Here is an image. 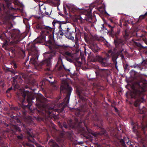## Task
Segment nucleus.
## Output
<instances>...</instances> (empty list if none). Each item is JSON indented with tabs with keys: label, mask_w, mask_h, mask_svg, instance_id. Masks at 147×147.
I'll use <instances>...</instances> for the list:
<instances>
[{
	"label": "nucleus",
	"mask_w": 147,
	"mask_h": 147,
	"mask_svg": "<svg viewBox=\"0 0 147 147\" xmlns=\"http://www.w3.org/2000/svg\"><path fill=\"white\" fill-rule=\"evenodd\" d=\"M9 72H10L11 74L14 75H15L16 73L15 71L13 69H11V70H9Z\"/></svg>",
	"instance_id": "nucleus-30"
},
{
	"label": "nucleus",
	"mask_w": 147,
	"mask_h": 147,
	"mask_svg": "<svg viewBox=\"0 0 147 147\" xmlns=\"http://www.w3.org/2000/svg\"><path fill=\"white\" fill-rule=\"evenodd\" d=\"M28 134L30 137L32 138H33V137H34V136L33 135L30 134L29 132H28Z\"/></svg>",
	"instance_id": "nucleus-36"
},
{
	"label": "nucleus",
	"mask_w": 147,
	"mask_h": 147,
	"mask_svg": "<svg viewBox=\"0 0 147 147\" xmlns=\"http://www.w3.org/2000/svg\"><path fill=\"white\" fill-rule=\"evenodd\" d=\"M12 89V88L11 87L9 88L8 89V90H7L6 92H9L10 90H11Z\"/></svg>",
	"instance_id": "nucleus-39"
},
{
	"label": "nucleus",
	"mask_w": 147,
	"mask_h": 147,
	"mask_svg": "<svg viewBox=\"0 0 147 147\" xmlns=\"http://www.w3.org/2000/svg\"><path fill=\"white\" fill-rule=\"evenodd\" d=\"M129 34L127 32V30H125L123 34V36L125 40H126L128 39Z\"/></svg>",
	"instance_id": "nucleus-20"
},
{
	"label": "nucleus",
	"mask_w": 147,
	"mask_h": 147,
	"mask_svg": "<svg viewBox=\"0 0 147 147\" xmlns=\"http://www.w3.org/2000/svg\"><path fill=\"white\" fill-rule=\"evenodd\" d=\"M138 65H133V67H134V68H135V67H139V66H138Z\"/></svg>",
	"instance_id": "nucleus-46"
},
{
	"label": "nucleus",
	"mask_w": 147,
	"mask_h": 147,
	"mask_svg": "<svg viewBox=\"0 0 147 147\" xmlns=\"http://www.w3.org/2000/svg\"><path fill=\"white\" fill-rule=\"evenodd\" d=\"M7 45V41H5L2 45V47L3 48L5 47Z\"/></svg>",
	"instance_id": "nucleus-27"
},
{
	"label": "nucleus",
	"mask_w": 147,
	"mask_h": 147,
	"mask_svg": "<svg viewBox=\"0 0 147 147\" xmlns=\"http://www.w3.org/2000/svg\"><path fill=\"white\" fill-rule=\"evenodd\" d=\"M147 127V124L146 125V126H143L142 127V129H144L145 128Z\"/></svg>",
	"instance_id": "nucleus-52"
},
{
	"label": "nucleus",
	"mask_w": 147,
	"mask_h": 147,
	"mask_svg": "<svg viewBox=\"0 0 147 147\" xmlns=\"http://www.w3.org/2000/svg\"><path fill=\"white\" fill-rule=\"evenodd\" d=\"M77 20H79L81 23H82L85 22V21H88L89 20L88 16L84 14H81L80 16L76 18Z\"/></svg>",
	"instance_id": "nucleus-6"
},
{
	"label": "nucleus",
	"mask_w": 147,
	"mask_h": 147,
	"mask_svg": "<svg viewBox=\"0 0 147 147\" xmlns=\"http://www.w3.org/2000/svg\"><path fill=\"white\" fill-rule=\"evenodd\" d=\"M36 100L38 105H39V102L43 103L46 100V98H45L42 95L40 94L36 98Z\"/></svg>",
	"instance_id": "nucleus-12"
},
{
	"label": "nucleus",
	"mask_w": 147,
	"mask_h": 147,
	"mask_svg": "<svg viewBox=\"0 0 147 147\" xmlns=\"http://www.w3.org/2000/svg\"><path fill=\"white\" fill-rule=\"evenodd\" d=\"M43 55L46 58L50 59L55 55V53H50L49 52H47L44 53Z\"/></svg>",
	"instance_id": "nucleus-13"
},
{
	"label": "nucleus",
	"mask_w": 147,
	"mask_h": 147,
	"mask_svg": "<svg viewBox=\"0 0 147 147\" xmlns=\"http://www.w3.org/2000/svg\"><path fill=\"white\" fill-rule=\"evenodd\" d=\"M66 58L67 61L71 62H72V60L71 58L68 57L67 56H66Z\"/></svg>",
	"instance_id": "nucleus-31"
},
{
	"label": "nucleus",
	"mask_w": 147,
	"mask_h": 147,
	"mask_svg": "<svg viewBox=\"0 0 147 147\" xmlns=\"http://www.w3.org/2000/svg\"><path fill=\"white\" fill-rule=\"evenodd\" d=\"M64 12L65 14L66 15H67V13L66 10L65 8V7H64Z\"/></svg>",
	"instance_id": "nucleus-38"
},
{
	"label": "nucleus",
	"mask_w": 147,
	"mask_h": 147,
	"mask_svg": "<svg viewBox=\"0 0 147 147\" xmlns=\"http://www.w3.org/2000/svg\"><path fill=\"white\" fill-rule=\"evenodd\" d=\"M60 98H59L58 99V100H59V99Z\"/></svg>",
	"instance_id": "nucleus-61"
},
{
	"label": "nucleus",
	"mask_w": 147,
	"mask_h": 147,
	"mask_svg": "<svg viewBox=\"0 0 147 147\" xmlns=\"http://www.w3.org/2000/svg\"><path fill=\"white\" fill-rule=\"evenodd\" d=\"M70 29L67 26L63 23L62 25V26L59 30V33L61 36H63L68 30H70Z\"/></svg>",
	"instance_id": "nucleus-5"
},
{
	"label": "nucleus",
	"mask_w": 147,
	"mask_h": 147,
	"mask_svg": "<svg viewBox=\"0 0 147 147\" xmlns=\"http://www.w3.org/2000/svg\"><path fill=\"white\" fill-rule=\"evenodd\" d=\"M18 77V76H16L15 77H13V80L14 81L15 80V79H16Z\"/></svg>",
	"instance_id": "nucleus-45"
},
{
	"label": "nucleus",
	"mask_w": 147,
	"mask_h": 147,
	"mask_svg": "<svg viewBox=\"0 0 147 147\" xmlns=\"http://www.w3.org/2000/svg\"><path fill=\"white\" fill-rule=\"evenodd\" d=\"M47 2L50 5L55 6H58L60 4L59 0H47Z\"/></svg>",
	"instance_id": "nucleus-11"
},
{
	"label": "nucleus",
	"mask_w": 147,
	"mask_h": 147,
	"mask_svg": "<svg viewBox=\"0 0 147 147\" xmlns=\"http://www.w3.org/2000/svg\"><path fill=\"white\" fill-rule=\"evenodd\" d=\"M125 22V20L124 19H123L122 20H120V26L121 27H122L123 25V22Z\"/></svg>",
	"instance_id": "nucleus-28"
},
{
	"label": "nucleus",
	"mask_w": 147,
	"mask_h": 147,
	"mask_svg": "<svg viewBox=\"0 0 147 147\" xmlns=\"http://www.w3.org/2000/svg\"><path fill=\"white\" fill-rule=\"evenodd\" d=\"M62 69V67L61 66H60L58 68V70L59 71H60Z\"/></svg>",
	"instance_id": "nucleus-40"
},
{
	"label": "nucleus",
	"mask_w": 147,
	"mask_h": 147,
	"mask_svg": "<svg viewBox=\"0 0 147 147\" xmlns=\"http://www.w3.org/2000/svg\"><path fill=\"white\" fill-rule=\"evenodd\" d=\"M51 65V64L50 63H49L46 64V65L48 66L49 67H50Z\"/></svg>",
	"instance_id": "nucleus-42"
},
{
	"label": "nucleus",
	"mask_w": 147,
	"mask_h": 147,
	"mask_svg": "<svg viewBox=\"0 0 147 147\" xmlns=\"http://www.w3.org/2000/svg\"><path fill=\"white\" fill-rule=\"evenodd\" d=\"M59 61H61V63H62V64L63 65V67L64 68V69H65V70H66V71H70V70L69 69H67V68H66V67H65L63 65V62H62V59L61 58V57H59Z\"/></svg>",
	"instance_id": "nucleus-25"
},
{
	"label": "nucleus",
	"mask_w": 147,
	"mask_h": 147,
	"mask_svg": "<svg viewBox=\"0 0 147 147\" xmlns=\"http://www.w3.org/2000/svg\"><path fill=\"white\" fill-rule=\"evenodd\" d=\"M63 126L65 128H67V125L65 124L63 125Z\"/></svg>",
	"instance_id": "nucleus-50"
},
{
	"label": "nucleus",
	"mask_w": 147,
	"mask_h": 147,
	"mask_svg": "<svg viewBox=\"0 0 147 147\" xmlns=\"http://www.w3.org/2000/svg\"><path fill=\"white\" fill-rule=\"evenodd\" d=\"M51 11L52 10L50 8L44 7L43 8L42 13L46 15H49L51 14Z\"/></svg>",
	"instance_id": "nucleus-15"
},
{
	"label": "nucleus",
	"mask_w": 147,
	"mask_h": 147,
	"mask_svg": "<svg viewBox=\"0 0 147 147\" xmlns=\"http://www.w3.org/2000/svg\"><path fill=\"white\" fill-rule=\"evenodd\" d=\"M123 26H127V22L125 20V22H123Z\"/></svg>",
	"instance_id": "nucleus-33"
},
{
	"label": "nucleus",
	"mask_w": 147,
	"mask_h": 147,
	"mask_svg": "<svg viewBox=\"0 0 147 147\" xmlns=\"http://www.w3.org/2000/svg\"><path fill=\"white\" fill-rule=\"evenodd\" d=\"M92 134L94 136H97L98 135H102L103 134H104V133H100L99 132H96L95 133H93Z\"/></svg>",
	"instance_id": "nucleus-22"
},
{
	"label": "nucleus",
	"mask_w": 147,
	"mask_h": 147,
	"mask_svg": "<svg viewBox=\"0 0 147 147\" xmlns=\"http://www.w3.org/2000/svg\"><path fill=\"white\" fill-rule=\"evenodd\" d=\"M132 88L133 90L130 93L131 98L140 97L144 94V92L147 90V81H144L143 82H139L137 89H135L134 86L132 87Z\"/></svg>",
	"instance_id": "nucleus-1"
},
{
	"label": "nucleus",
	"mask_w": 147,
	"mask_h": 147,
	"mask_svg": "<svg viewBox=\"0 0 147 147\" xmlns=\"http://www.w3.org/2000/svg\"><path fill=\"white\" fill-rule=\"evenodd\" d=\"M114 42L116 47H117L119 44L123 45L125 43L124 40L121 39H117L114 40Z\"/></svg>",
	"instance_id": "nucleus-14"
},
{
	"label": "nucleus",
	"mask_w": 147,
	"mask_h": 147,
	"mask_svg": "<svg viewBox=\"0 0 147 147\" xmlns=\"http://www.w3.org/2000/svg\"><path fill=\"white\" fill-rule=\"evenodd\" d=\"M75 34V32L71 31L70 29V30L67 31L64 35L65 36L66 38L72 40H74V36Z\"/></svg>",
	"instance_id": "nucleus-7"
},
{
	"label": "nucleus",
	"mask_w": 147,
	"mask_h": 147,
	"mask_svg": "<svg viewBox=\"0 0 147 147\" xmlns=\"http://www.w3.org/2000/svg\"><path fill=\"white\" fill-rule=\"evenodd\" d=\"M113 27H114V26H113V27H111V32H112L113 31Z\"/></svg>",
	"instance_id": "nucleus-47"
},
{
	"label": "nucleus",
	"mask_w": 147,
	"mask_h": 147,
	"mask_svg": "<svg viewBox=\"0 0 147 147\" xmlns=\"http://www.w3.org/2000/svg\"><path fill=\"white\" fill-rule=\"evenodd\" d=\"M108 58L107 57L103 58L101 56L99 63L102 67H108L109 65L108 63Z\"/></svg>",
	"instance_id": "nucleus-4"
},
{
	"label": "nucleus",
	"mask_w": 147,
	"mask_h": 147,
	"mask_svg": "<svg viewBox=\"0 0 147 147\" xmlns=\"http://www.w3.org/2000/svg\"><path fill=\"white\" fill-rule=\"evenodd\" d=\"M11 68H8L6 69V72L9 71V70H11Z\"/></svg>",
	"instance_id": "nucleus-44"
},
{
	"label": "nucleus",
	"mask_w": 147,
	"mask_h": 147,
	"mask_svg": "<svg viewBox=\"0 0 147 147\" xmlns=\"http://www.w3.org/2000/svg\"><path fill=\"white\" fill-rule=\"evenodd\" d=\"M64 54L67 56L71 57L72 55L71 53L68 51L65 52L64 53Z\"/></svg>",
	"instance_id": "nucleus-26"
},
{
	"label": "nucleus",
	"mask_w": 147,
	"mask_h": 147,
	"mask_svg": "<svg viewBox=\"0 0 147 147\" xmlns=\"http://www.w3.org/2000/svg\"><path fill=\"white\" fill-rule=\"evenodd\" d=\"M108 26H109V27L111 28V27H113V26H111L109 24H108Z\"/></svg>",
	"instance_id": "nucleus-54"
},
{
	"label": "nucleus",
	"mask_w": 147,
	"mask_h": 147,
	"mask_svg": "<svg viewBox=\"0 0 147 147\" xmlns=\"http://www.w3.org/2000/svg\"><path fill=\"white\" fill-rule=\"evenodd\" d=\"M45 70L48 71H50V67H49L48 68H47L45 69Z\"/></svg>",
	"instance_id": "nucleus-48"
},
{
	"label": "nucleus",
	"mask_w": 147,
	"mask_h": 147,
	"mask_svg": "<svg viewBox=\"0 0 147 147\" xmlns=\"http://www.w3.org/2000/svg\"><path fill=\"white\" fill-rule=\"evenodd\" d=\"M120 56L122 57V58H123L124 57L123 55L122 54H120Z\"/></svg>",
	"instance_id": "nucleus-51"
},
{
	"label": "nucleus",
	"mask_w": 147,
	"mask_h": 147,
	"mask_svg": "<svg viewBox=\"0 0 147 147\" xmlns=\"http://www.w3.org/2000/svg\"><path fill=\"white\" fill-rule=\"evenodd\" d=\"M71 89V88L69 86L66 80H62L61 87V92L67 93V95L64 99V101L67 104L69 102V96Z\"/></svg>",
	"instance_id": "nucleus-2"
},
{
	"label": "nucleus",
	"mask_w": 147,
	"mask_h": 147,
	"mask_svg": "<svg viewBox=\"0 0 147 147\" xmlns=\"http://www.w3.org/2000/svg\"><path fill=\"white\" fill-rule=\"evenodd\" d=\"M78 95L79 97L83 101H85V97L81 95V93L80 92H78Z\"/></svg>",
	"instance_id": "nucleus-23"
},
{
	"label": "nucleus",
	"mask_w": 147,
	"mask_h": 147,
	"mask_svg": "<svg viewBox=\"0 0 147 147\" xmlns=\"http://www.w3.org/2000/svg\"><path fill=\"white\" fill-rule=\"evenodd\" d=\"M4 0L6 3H7L8 2L7 0Z\"/></svg>",
	"instance_id": "nucleus-57"
},
{
	"label": "nucleus",
	"mask_w": 147,
	"mask_h": 147,
	"mask_svg": "<svg viewBox=\"0 0 147 147\" xmlns=\"http://www.w3.org/2000/svg\"><path fill=\"white\" fill-rule=\"evenodd\" d=\"M37 51L36 50L35 45L34 44H31L30 47L29 49V53L31 55H35L37 53Z\"/></svg>",
	"instance_id": "nucleus-8"
},
{
	"label": "nucleus",
	"mask_w": 147,
	"mask_h": 147,
	"mask_svg": "<svg viewBox=\"0 0 147 147\" xmlns=\"http://www.w3.org/2000/svg\"><path fill=\"white\" fill-rule=\"evenodd\" d=\"M52 28L48 26H45L42 31V33L44 34H49L51 32Z\"/></svg>",
	"instance_id": "nucleus-9"
},
{
	"label": "nucleus",
	"mask_w": 147,
	"mask_h": 147,
	"mask_svg": "<svg viewBox=\"0 0 147 147\" xmlns=\"http://www.w3.org/2000/svg\"><path fill=\"white\" fill-rule=\"evenodd\" d=\"M143 101H144V100L142 97H141V98L138 99L135 101L134 104V106L136 107H138L140 103L143 102Z\"/></svg>",
	"instance_id": "nucleus-18"
},
{
	"label": "nucleus",
	"mask_w": 147,
	"mask_h": 147,
	"mask_svg": "<svg viewBox=\"0 0 147 147\" xmlns=\"http://www.w3.org/2000/svg\"><path fill=\"white\" fill-rule=\"evenodd\" d=\"M11 65L13 66V67L14 68H16L17 67L16 64L14 62H12Z\"/></svg>",
	"instance_id": "nucleus-34"
},
{
	"label": "nucleus",
	"mask_w": 147,
	"mask_h": 147,
	"mask_svg": "<svg viewBox=\"0 0 147 147\" xmlns=\"http://www.w3.org/2000/svg\"><path fill=\"white\" fill-rule=\"evenodd\" d=\"M86 12H87V10H86Z\"/></svg>",
	"instance_id": "nucleus-64"
},
{
	"label": "nucleus",
	"mask_w": 147,
	"mask_h": 147,
	"mask_svg": "<svg viewBox=\"0 0 147 147\" xmlns=\"http://www.w3.org/2000/svg\"><path fill=\"white\" fill-rule=\"evenodd\" d=\"M133 44L134 46H137L138 47H140L141 48H145L143 46L141 45V44H140V43H139L137 42H136L134 41L133 42Z\"/></svg>",
	"instance_id": "nucleus-21"
},
{
	"label": "nucleus",
	"mask_w": 147,
	"mask_h": 147,
	"mask_svg": "<svg viewBox=\"0 0 147 147\" xmlns=\"http://www.w3.org/2000/svg\"><path fill=\"white\" fill-rule=\"evenodd\" d=\"M49 37L51 38H52V35L50 34L49 35Z\"/></svg>",
	"instance_id": "nucleus-53"
},
{
	"label": "nucleus",
	"mask_w": 147,
	"mask_h": 147,
	"mask_svg": "<svg viewBox=\"0 0 147 147\" xmlns=\"http://www.w3.org/2000/svg\"><path fill=\"white\" fill-rule=\"evenodd\" d=\"M37 59L38 58H37V57L34 56L31 59V63L32 64L35 65H36L37 64Z\"/></svg>",
	"instance_id": "nucleus-19"
},
{
	"label": "nucleus",
	"mask_w": 147,
	"mask_h": 147,
	"mask_svg": "<svg viewBox=\"0 0 147 147\" xmlns=\"http://www.w3.org/2000/svg\"><path fill=\"white\" fill-rule=\"evenodd\" d=\"M24 54H25V52H24Z\"/></svg>",
	"instance_id": "nucleus-63"
},
{
	"label": "nucleus",
	"mask_w": 147,
	"mask_h": 147,
	"mask_svg": "<svg viewBox=\"0 0 147 147\" xmlns=\"http://www.w3.org/2000/svg\"><path fill=\"white\" fill-rule=\"evenodd\" d=\"M101 56L96 55L95 56H91V61L92 62H99Z\"/></svg>",
	"instance_id": "nucleus-17"
},
{
	"label": "nucleus",
	"mask_w": 147,
	"mask_h": 147,
	"mask_svg": "<svg viewBox=\"0 0 147 147\" xmlns=\"http://www.w3.org/2000/svg\"><path fill=\"white\" fill-rule=\"evenodd\" d=\"M123 51V49H122L121 50L117 52V53H115V55H117V56H118L119 55L121 54V53Z\"/></svg>",
	"instance_id": "nucleus-29"
},
{
	"label": "nucleus",
	"mask_w": 147,
	"mask_h": 147,
	"mask_svg": "<svg viewBox=\"0 0 147 147\" xmlns=\"http://www.w3.org/2000/svg\"><path fill=\"white\" fill-rule=\"evenodd\" d=\"M144 52L145 54H147V49L145 50L144 51Z\"/></svg>",
	"instance_id": "nucleus-49"
},
{
	"label": "nucleus",
	"mask_w": 147,
	"mask_h": 147,
	"mask_svg": "<svg viewBox=\"0 0 147 147\" xmlns=\"http://www.w3.org/2000/svg\"><path fill=\"white\" fill-rule=\"evenodd\" d=\"M52 23L53 26L55 27L58 28L59 30L61 28L62 25L63 24V23H61V22L59 21H57L55 22L53 21Z\"/></svg>",
	"instance_id": "nucleus-16"
},
{
	"label": "nucleus",
	"mask_w": 147,
	"mask_h": 147,
	"mask_svg": "<svg viewBox=\"0 0 147 147\" xmlns=\"http://www.w3.org/2000/svg\"><path fill=\"white\" fill-rule=\"evenodd\" d=\"M143 41L147 45V39H143Z\"/></svg>",
	"instance_id": "nucleus-41"
},
{
	"label": "nucleus",
	"mask_w": 147,
	"mask_h": 147,
	"mask_svg": "<svg viewBox=\"0 0 147 147\" xmlns=\"http://www.w3.org/2000/svg\"><path fill=\"white\" fill-rule=\"evenodd\" d=\"M1 101H0V105H1Z\"/></svg>",
	"instance_id": "nucleus-60"
},
{
	"label": "nucleus",
	"mask_w": 147,
	"mask_h": 147,
	"mask_svg": "<svg viewBox=\"0 0 147 147\" xmlns=\"http://www.w3.org/2000/svg\"><path fill=\"white\" fill-rule=\"evenodd\" d=\"M89 22H91V21H89Z\"/></svg>",
	"instance_id": "nucleus-62"
},
{
	"label": "nucleus",
	"mask_w": 147,
	"mask_h": 147,
	"mask_svg": "<svg viewBox=\"0 0 147 147\" xmlns=\"http://www.w3.org/2000/svg\"><path fill=\"white\" fill-rule=\"evenodd\" d=\"M100 70H102V71H103V70H105V69H100Z\"/></svg>",
	"instance_id": "nucleus-58"
},
{
	"label": "nucleus",
	"mask_w": 147,
	"mask_h": 147,
	"mask_svg": "<svg viewBox=\"0 0 147 147\" xmlns=\"http://www.w3.org/2000/svg\"><path fill=\"white\" fill-rule=\"evenodd\" d=\"M98 49H96V50H95V51L96 52H97L98 51Z\"/></svg>",
	"instance_id": "nucleus-56"
},
{
	"label": "nucleus",
	"mask_w": 147,
	"mask_h": 147,
	"mask_svg": "<svg viewBox=\"0 0 147 147\" xmlns=\"http://www.w3.org/2000/svg\"><path fill=\"white\" fill-rule=\"evenodd\" d=\"M120 142L123 145L125 144V142L123 140H120Z\"/></svg>",
	"instance_id": "nucleus-37"
},
{
	"label": "nucleus",
	"mask_w": 147,
	"mask_h": 147,
	"mask_svg": "<svg viewBox=\"0 0 147 147\" xmlns=\"http://www.w3.org/2000/svg\"><path fill=\"white\" fill-rule=\"evenodd\" d=\"M21 94L24 98L23 101H24L26 96H27V100L28 104L29 105H31V102H32V100L33 99H34V98L33 97L32 93L27 91H23L21 92Z\"/></svg>",
	"instance_id": "nucleus-3"
},
{
	"label": "nucleus",
	"mask_w": 147,
	"mask_h": 147,
	"mask_svg": "<svg viewBox=\"0 0 147 147\" xmlns=\"http://www.w3.org/2000/svg\"><path fill=\"white\" fill-rule=\"evenodd\" d=\"M135 128V127H134V126H133V131H134V128Z\"/></svg>",
	"instance_id": "nucleus-55"
},
{
	"label": "nucleus",
	"mask_w": 147,
	"mask_h": 147,
	"mask_svg": "<svg viewBox=\"0 0 147 147\" xmlns=\"http://www.w3.org/2000/svg\"><path fill=\"white\" fill-rule=\"evenodd\" d=\"M142 63L145 64H147V59L144 60L142 62Z\"/></svg>",
	"instance_id": "nucleus-32"
},
{
	"label": "nucleus",
	"mask_w": 147,
	"mask_h": 147,
	"mask_svg": "<svg viewBox=\"0 0 147 147\" xmlns=\"http://www.w3.org/2000/svg\"><path fill=\"white\" fill-rule=\"evenodd\" d=\"M108 53H111V55L112 56V60L113 61V62L115 63V67L116 68H117V62L116 61V59L118 58V56L117 55H115V53L113 52L112 51L110 50H109L108 51Z\"/></svg>",
	"instance_id": "nucleus-10"
},
{
	"label": "nucleus",
	"mask_w": 147,
	"mask_h": 147,
	"mask_svg": "<svg viewBox=\"0 0 147 147\" xmlns=\"http://www.w3.org/2000/svg\"><path fill=\"white\" fill-rule=\"evenodd\" d=\"M147 15V12L144 15H141L140 16L139 20H142L144 19L145 16Z\"/></svg>",
	"instance_id": "nucleus-24"
},
{
	"label": "nucleus",
	"mask_w": 147,
	"mask_h": 147,
	"mask_svg": "<svg viewBox=\"0 0 147 147\" xmlns=\"http://www.w3.org/2000/svg\"><path fill=\"white\" fill-rule=\"evenodd\" d=\"M17 137L19 139H21L23 138V136L22 135H21L20 136H17Z\"/></svg>",
	"instance_id": "nucleus-35"
},
{
	"label": "nucleus",
	"mask_w": 147,
	"mask_h": 147,
	"mask_svg": "<svg viewBox=\"0 0 147 147\" xmlns=\"http://www.w3.org/2000/svg\"><path fill=\"white\" fill-rule=\"evenodd\" d=\"M52 78V77H51V76L49 77V78Z\"/></svg>",
	"instance_id": "nucleus-59"
},
{
	"label": "nucleus",
	"mask_w": 147,
	"mask_h": 147,
	"mask_svg": "<svg viewBox=\"0 0 147 147\" xmlns=\"http://www.w3.org/2000/svg\"><path fill=\"white\" fill-rule=\"evenodd\" d=\"M0 83H2V84L1 85V86H2L3 87V84L4 83L2 81H0Z\"/></svg>",
	"instance_id": "nucleus-43"
}]
</instances>
